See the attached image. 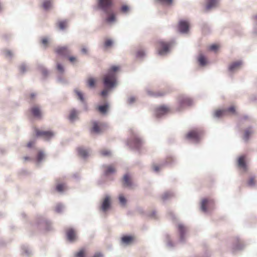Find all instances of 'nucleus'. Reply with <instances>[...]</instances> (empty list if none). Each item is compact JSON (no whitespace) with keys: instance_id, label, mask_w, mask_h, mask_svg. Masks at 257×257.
<instances>
[{"instance_id":"nucleus-1","label":"nucleus","mask_w":257,"mask_h":257,"mask_svg":"<svg viewBox=\"0 0 257 257\" xmlns=\"http://www.w3.org/2000/svg\"><path fill=\"white\" fill-rule=\"evenodd\" d=\"M120 70L118 65H112L103 75L101 82L104 89L100 91L99 95L103 98H106L109 92L114 89L118 84L117 74Z\"/></svg>"},{"instance_id":"nucleus-2","label":"nucleus","mask_w":257,"mask_h":257,"mask_svg":"<svg viewBox=\"0 0 257 257\" xmlns=\"http://www.w3.org/2000/svg\"><path fill=\"white\" fill-rule=\"evenodd\" d=\"M114 7V0H96L95 9L101 11L106 16L103 21L107 24L110 25L116 21Z\"/></svg>"},{"instance_id":"nucleus-3","label":"nucleus","mask_w":257,"mask_h":257,"mask_svg":"<svg viewBox=\"0 0 257 257\" xmlns=\"http://www.w3.org/2000/svg\"><path fill=\"white\" fill-rule=\"evenodd\" d=\"M36 225L40 230L49 232L53 230L51 221L40 215H38L36 217Z\"/></svg>"},{"instance_id":"nucleus-4","label":"nucleus","mask_w":257,"mask_h":257,"mask_svg":"<svg viewBox=\"0 0 257 257\" xmlns=\"http://www.w3.org/2000/svg\"><path fill=\"white\" fill-rule=\"evenodd\" d=\"M143 143V141L140 137L137 135L133 134L130 139L126 142V145L131 149L136 150L140 154Z\"/></svg>"},{"instance_id":"nucleus-5","label":"nucleus","mask_w":257,"mask_h":257,"mask_svg":"<svg viewBox=\"0 0 257 257\" xmlns=\"http://www.w3.org/2000/svg\"><path fill=\"white\" fill-rule=\"evenodd\" d=\"M177 106L176 108V111L181 112L186 107L190 106L193 104V99L184 94H180L178 96Z\"/></svg>"},{"instance_id":"nucleus-6","label":"nucleus","mask_w":257,"mask_h":257,"mask_svg":"<svg viewBox=\"0 0 257 257\" xmlns=\"http://www.w3.org/2000/svg\"><path fill=\"white\" fill-rule=\"evenodd\" d=\"M174 43L173 41L166 42L162 40L158 41L159 47L157 50V54L159 56H165L170 51L171 47Z\"/></svg>"},{"instance_id":"nucleus-7","label":"nucleus","mask_w":257,"mask_h":257,"mask_svg":"<svg viewBox=\"0 0 257 257\" xmlns=\"http://www.w3.org/2000/svg\"><path fill=\"white\" fill-rule=\"evenodd\" d=\"M112 207L111 198L109 195H105L102 199L99 206V210L104 213H106Z\"/></svg>"},{"instance_id":"nucleus-8","label":"nucleus","mask_w":257,"mask_h":257,"mask_svg":"<svg viewBox=\"0 0 257 257\" xmlns=\"http://www.w3.org/2000/svg\"><path fill=\"white\" fill-rule=\"evenodd\" d=\"M175 159L171 156H167L165 159L162 160L158 165L153 167L154 172L158 173L160 171L161 167H171L175 163Z\"/></svg>"},{"instance_id":"nucleus-9","label":"nucleus","mask_w":257,"mask_h":257,"mask_svg":"<svg viewBox=\"0 0 257 257\" xmlns=\"http://www.w3.org/2000/svg\"><path fill=\"white\" fill-rule=\"evenodd\" d=\"M65 238L66 240L70 243L75 242L78 238L76 230L72 227L67 228L65 230Z\"/></svg>"},{"instance_id":"nucleus-10","label":"nucleus","mask_w":257,"mask_h":257,"mask_svg":"<svg viewBox=\"0 0 257 257\" xmlns=\"http://www.w3.org/2000/svg\"><path fill=\"white\" fill-rule=\"evenodd\" d=\"M35 132L37 138L42 137L47 141L50 140L54 136V133L51 130L43 131L35 128Z\"/></svg>"},{"instance_id":"nucleus-11","label":"nucleus","mask_w":257,"mask_h":257,"mask_svg":"<svg viewBox=\"0 0 257 257\" xmlns=\"http://www.w3.org/2000/svg\"><path fill=\"white\" fill-rule=\"evenodd\" d=\"M190 29L189 22L186 20H180L178 24L177 29L179 33L185 34L189 33Z\"/></svg>"},{"instance_id":"nucleus-12","label":"nucleus","mask_w":257,"mask_h":257,"mask_svg":"<svg viewBox=\"0 0 257 257\" xmlns=\"http://www.w3.org/2000/svg\"><path fill=\"white\" fill-rule=\"evenodd\" d=\"M201 132L197 130H191L186 135L187 140L198 143L201 139Z\"/></svg>"},{"instance_id":"nucleus-13","label":"nucleus","mask_w":257,"mask_h":257,"mask_svg":"<svg viewBox=\"0 0 257 257\" xmlns=\"http://www.w3.org/2000/svg\"><path fill=\"white\" fill-rule=\"evenodd\" d=\"M106 124L104 123H99L98 121L94 120L92 122V126L90 128L91 134L98 135L102 132V127L105 126Z\"/></svg>"},{"instance_id":"nucleus-14","label":"nucleus","mask_w":257,"mask_h":257,"mask_svg":"<svg viewBox=\"0 0 257 257\" xmlns=\"http://www.w3.org/2000/svg\"><path fill=\"white\" fill-rule=\"evenodd\" d=\"M177 228L179 237V242L182 244H185L186 242V227L184 224L179 223L177 225Z\"/></svg>"},{"instance_id":"nucleus-15","label":"nucleus","mask_w":257,"mask_h":257,"mask_svg":"<svg viewBox=\"0 0 257 257\" xmlns=\"http://www.w3.org/2000/svg\"><path fill=\"white\" fill-rule=\"evenodd\" d=\"M237 165L240 169L242 170L244 172L247 171L248 166L246 162V156L245 155L242 154L238 157Z\"/></svg>"},{"instance_id":"nucleus-16","label":"nucleus","mask_w":257,"mask_h":257,"mask_svg":"<svg viewBox=\"0 0 257 257\" xmlns=\"http://www.w3.org/2000/svg\"><path fill=\"white\" fill-rule=\"evenodd\" d=\"M170 111V108L165 104H163L155 109L156 116L160 118L165 115Z\"/></svg>"},{"instance_id":"nucleus-17","label":"nucleus","mask_w":257,"mask_h":257,"mask_svg":"<svg viewBox=\"0 0 257 257\" xmlns=\"http://www.w3.org/2000/svg\"><path fill=\"white\" fill-rule=\"evenodd\" d=\"M135 240L134 235L128 234H123L120 237V244L122 245L127 246L132 244Z\"/></svg>"},{"instance_id":"nucleus-18","label":"nucleus","mask_w":257,"mask_h":257,"mask_svg":"<svg viewBox=\"0 0 257 257\" xmlns=\"http://www.w3.org/2000/svg\"><path fill=\"white\" fill-rule=\"evenodd\" d=\"M95 109L100 114L102 115H105L108 112L109 104L107 101H105L104 102L97 105Z\"/></svg>"},{"instance_id":"nucleus-19","label":"nucleus","mask_w":257,"mask_h":257,"mask_svg":"<svg viewBox=\"0 0 257 257\" xmlns=\"http://www.w3.org/2000/svg\"><path fill=\"white\" fill-rule=\"evenodd\" d=\"M198 25L204 35H208L211 33L210 27L206 22L201 20L198 22Z\"/></svg>"},{"instance_id":"nucleus-20","label":"nucleus","mask_w":257,"mask_h":257,"mask_svg":"<svg viewBox=\"0 0 257 257\" xmlns=\"http://www.w3.org/2000/svg\"><path fill=\"white\" fill-rule=\"evenodd\" d=\"M235 239L236 242L232 243L231 247V250L233 253H234L237 251L243 250L245 246L244 244L240 242L239 237H236Z\"/></svg>"},{"instance_id":"nucleus-21","label":"nucleus","mask_w":257,"mask_h":257,"mask_svg":"<svg viewBox=\"0 0 257 257\" xmlns=\"http://www.w3.org/2000/svg\"><path fill=\"white\" fill-rule=\"evenodd\" d=\"M55 52L58 55L66 58L69 54L68 48L66 46H58L55 50Z\"/></svg>"},{"instance_id":"nucleus-22","label":"nucleus","mask_w":257,"mask_h":257,"mask_svg":"<svg viewBox=\"0 0 257 257\" xmlns=\"http://www.w3.org/2000/svg\"><path fill=\"white\" fill-rule=\"evenodd\" d=\"M30 112L32 115L36 118H41L42 116V113L40 107L35 105L31 107Z\"/></svg>"},{"instance_id":"nucleus-23","label":"nucleus","mask_w":257,"mask_h":257,"mask_svg":"<svg viewBox=\"0 0 257 257\" xmlns=\"http://www.w3.org/2000/svg\"><path fill=\"white\" fill-rule=\"evenodd\" d=\"M122 185L124 187L130 188L133 186V182L128 173H125L122 178Z\"/></svg>"},{"instance_id":"nucleus-24","label":"nucleus","mask_w":257,"mask_h":257,"mask_svg":"<svg viewBox=\"0 0 257 257\" xmlns=\"http://www.w3.org/2000/svg\"><path fill=\"white\" fill-rule=\"evenodd\" d=\"M79 112L76 108H72L69 112L67 118L71 123L75 122L76 120L79 119Z\"/></svg>"},{"instance_id":"nucleus-25","label":"nucleus","mask_w":257,"mask_h":257,"mask_svg":"<svg viewBox=\"0 0 257 257\" xmlns=\"http://www.w3.org/2000/svg\"><path fill=\"white\" fill-rule=\"evenodd\" d=\"M242 64L241 60H237L231 62L228 67V71L232 73L236 70L238 69Z\"/></svg>"},{"instance_id":"nucleus-26","label":"nucleus","mask_w":257,"mask_h":257,"mask_svg":"<svg viewBox=\"0 0 257 257\" xmlns=\"http://www.w3.org/2000/svg\"><path fill=\"white\" fill-rule=\"evenodd\" d=\"M197 62L200 67H205L208 64L209 61L205 55L200 53L197 57Z\"/></svg>"},{"instance_id":"nucleus-27","label":"nucleus","mask_w":257,"mask_h":257,"mask_svg":"<svg viewBox=\"0 0 257 257\" xmlns=\"http://www.w3.org/2000/svg\"><path fill=\"white\" fill-rule=\"evenodd\" d=\"M77 154L83 159H86L89 156L88 151L83 147H78L76 149Z\"/></svg>"},{"instance_id":"nucleus-28","label":"nucleus","mask_w":257,"mask_h":257,"mask_svg":"<svg viewBox=\"0 0 257 257\" xmlns=\"http://www.w3.org/2000/svg\"><path fill=\"white\" fill-rule=\"evenodd\" d=\"M211 200L207 198H204L202 199L200 203V209L204 213L208 212V209L207 205H209Z\"/></svg>"},{"instance_id":"nucleus-29","label":"nucleus","mask_w":257,"mask_h":257,"mask_svg":"<svg viewBox=\"0 0 257 257\" xmlns=\"http://www.w3.org/2000/svg\"><path fill=\"white\" fill-rule=\"evenodd\" d=\"M115 172V168L111 165H109L105 166V169L104 171L103 175L107 177L114 174Z\"/></svg>"},{"instance_id":"nucleus-30","label":"nucleus","mask_w":257,"mask_h":257,"mask_svg":"<svg viewBox=\"0 0 257 257\" xmlns=\"http://www.w3.org/2000/svg\"><path fill=\"white\" fill-rule=\"evenodd\" d=\"M164 241L166 243V246L169 248H173L175 246V244L171 240V236L168 233H165L164 234Z\"/></svg>"},{"instance_id":"nucleus-31","label":"nucleus","mask_w":257,"mask_h":257,"mask_svg":"<svg viewBox=\"0 0 257 257\" xmlns=\"http://www.w3.org/2000/svg\"><path fill=\"white\" fill-rule=\"evenodd\" d=\"M218 0H206L205 9L209 11L216 7Z\"/></svg>"},{"instance_id":"nucleus-32","label":"nucleus","mask_w":257,"mask_h":257,"mask_svg":"<svg viewBox=\"0 0 257 257\" xmlns=\"http://www.w3.org/2000/svg\"><path fill=\"white\" fill-rule=\"evenodd\" d=\"M38 69L41 72L44 79H46L48 77L49 71L48 69L45 67L42 64L38 65Z\"/></svg>"},{"instance_id":"nucleus-33","label":"nucleus","mask_w":257,"mask_h":257,"mask_svg":"<svg viewBox=\"0 0 257 257\" xmlns=\"http://www.w3.org/2000/svg\"><path fill=\"white\" fill-rule=\"evenodd\" d=\"M45 156V153L42 150H39L35 157V161L37 165L40 164L43 160L44 159Z\"/></svg>"},{"instance_id":"nucleus-34","label":"nucleus","mask_w":257,"mask_h":257,"mask_svg":"<svg viewBox=\"0 0 257 257\" xmlns=\"http://www.w3.org/2000/svg\"><path fill=\"white\" fill-rule=\"evenodd\" d=\"M97 81L96 80L92 77H89L87 80V86L90 88H94L96 86Z\"/></svg>"},{"instance_id":"nucleus-35","label":"nucleus","mask_w":257,"mask_h":257,"mask_svg":"<svg viewBox=\"0 0 257 257\" xmlns=\"http://www.w3.org/2000/svg\"><path fill=\"white\" fill-rule=\"evenodd\" d=\"M113 44L114 42L112 39L110 38H106L104 40L103 48L105 50L108 49L113 45Z\"/></svg>"},{"instance_id":"nucleus-36","label":"nucleus","mask_w":257,"mask_h":257,"mask_svg":"<svg viewBox=\"0 0 257 257\" xmlns=\"http://www.w3.org/2000/svg\"><path fill=\"white\" fill-rule=\"evenodd\" d=\"M63 74H58L56 77V82L62 85L69 84V81L62 76Z\"/></svg>"},{"instance_id":"nucleus-37","label":"nucleus","mask_w":257,"mask_h":257,"mask_svg":"<svg viewBox=\"0 0 257 257\" xmlns=\"http://www.w3.org/2000/svg\"><path fill=\"white\" fill-rule=\"evenodd\" d=\"M225 115L224 108L216 109L213 114V117L217 118H220Z\"/></svg>"},{"instance_id":"nucleus-38","label":"nucleus","mask_w":257,"mask_h":257,"mask_svg":"<svg viewBox=\"0 0 257 257\" xmlns=\"http://www.w3.org/2000/svg\"><path fill=\"white\" fill-rule=\"evenodd\" d=\"M174 196V193L172 191H166L162 195L161 198L163 201H165Z\"/></svg>"},{"instance_id":"nucleus-39","label":"nucleus","mask_w":257,"mask_h":257,"mask_svg":"<svg viewBox=\"0 0 257 257\" xmlns=\"http://www.w3.org/2000/svg\"><path fill=\"white\" fill-rule=\"evenodd\" d=\"M252 129V126H249L244 131L243 139L245 141H247L252 133V131L251 130Z\"/></svg>"},{"instance_id":"nucleus-40","label":"nucleus","mask_w":257,"mask_h":257,"mask_svg":"<svg viewBox=\"0 0 257 257\" xmlns=\"http://www.w3.org/2000/svg\"><path fill=\"white\" fill-rule=\"evenodd\" d=\"M66 184L64 183H58L55 186V190L58 193L63 192L66 189Z\"/></svg>"},{"instance_id":"nucleus-41","label":"nucleus","mask_w":257,"mask_h":257,"mask_svg":"<svg viewBox=\"0 0 257 257\" xmlns=\"http://www.w3.org/2000/svg\"><path fill=\"white\" fill-rule=\"evenodd\" d=\"M225 115L226 114H235L236 113V109L234 105H230L229 107L224 108Z\"/></svg>"},{"instance_id":"nucleus-42","label":"nucleus","mask_w":257,"mask_h":257,"mask_svg":"<svg viewBox=\"0 0 257 257\" xmlns=\"http://www.w3.org/2000/svg\"><path fill=\"white\" fill-rule=\"evenodd\" d=\"M118 202L121 206H125L127 203V199L122 194H119L118 197Z\"/></svg>"},{"instance_id":"nucleus-43","label":"nucleus","mask_w":257,"mask_h":257,"mask_svg":"<svg viewBox=\"0 0 257 257\" xmlns=\"http://www.w3.org/2000/svg\"><path fill=\"white\" fill-rule=\"evenodd\" d=\"M56 69L59 73V74H63L65 73V67L64 65L60 62L56 63Z\"/></svg>"},{"instance_id":"nucleus-44","label":"nucleus","mask_w":257,"mask_h":257,"mask_svg":"<svg viewBox=\"0 0 257 257\" xmlns=\"http://www.w3.org/2000/svg\"><path fill=\"white\" fill-rule=\"evenodd\" d=\"M148 93L149 95L151 96H153L154 97H158L166 95L167 94V92L165 91L154 92H152V91H148Z\"/></svg>"},{"instance_id":"nucleus-45","label":"nucleus","mask_w":257,"mask_h":257,"mask_svg":"<svg viewBox=\"0 0 257 257\" xmlns=\"http://www.w3.org/2000/svg\"><path fill=\"white\" fill-rule=\"evenodd\" d=\"M42 6L45 11L50 10L52 7L51 0H44L42 3Z\"/></svg>"},{"instance_id":"nucleus-46","label":"nucleus","mask_w":257,"mask_h":257,"mask_svg":"<svg viewBox=\"0 0 257 257\" xmlns=\"http://www.w3.org/2000/svg\"><path fill=\"white\" fill-rule=\"evenodd\" d=\"M74 92L75 94H76V96L77 97V99L81 102L82 101H84L85 100L84 95L83 93L78 90L75 89Z\"/></svg>"},{"instance_id":"nucleus-47","label":"nucleus","mask_w":257,"mask_h":257,"mask_svg":"<svg viewBox=\"0 0 257 257\" xmlns=\"http://www.w3.org/2000/svg\"><path fill=\"white\" fill-rule=\"evenodd\" d=\"M21 248L23 254H25L27 257L31 256L32 253L28 246L23 245L22 246Z\"/></svg>"},{"instance_id":"nucleus-48","label":"nucleus","mask_w":257,"mask_h":257,"mask_svg":"<svg viewBox=\"0 0 257 257\" xmlns=\"http://www.w3.org/2000/svg\"><path fill=\"white\" fill-rule=\"evenodd\" d=\"M75 257H86V250L85 248H80L74 255Z\"/></svg>"},{"instance_id":"nucleus-49","label":"nucleus","mask_w":257,"mask_h":257,"mask_svg":"<svg viewBox=\"0 0 257 257\" xmlns=\"http://www.w3.org/2000/svg\"><path fill=\"white\" fill-rule=\"evenodd\" d=\"M130 7L126 4L122 5L119 8L120 12L123 14L128 13V12L130 11Z\"/></svg>"},{"instance_id":"nucleus-50","label":"nucleus","mask_w":257,"mask_h":257,"mask_svg":"<svg viewBox=\"0 0 257 257\" xmlns=\"http://www.w3.org/2000/svg\"><path fill=\"white\" fill-rule=\"evenodd\" d=\"M256 181L254 176L250 177L247 182V185L249 187H252L255 186Z\"/></svg>"},{"instance_id":"nucleus-51","label":"nucleus","mask_w":257,"mask_h":257,"mask_svg":"<svg viewBox=\"0 0 257 257\" xmlns=\"http://www.w3.org/2000/svg\"><path fill=\"white\" fill-rule=\"evenodd\" d=\"M219 49V46L215 43L210 45L209 47V50L215 53L217 52Z\"/></svg>"},{"instance_id":"nucleus-52","label":"nucleus","mask_w":257,"mask_h":257,"mask_svg":"<svg viewBox=\"0 0 257 257\" xmlns=\"http://www.w3.org/2000/svg\"><path fill=\"white\" fill-rule=\"evenodd\" d=\"M58 26L61 30H64L67 27V21L62 20L58 22Z\"/></svg>"},{"instance_id":"nucleus-53","label":"nucleus","mask_w":257,"mask_h":257,"mask_svg":"<svg viewBox=\"0 0 257 257\" xmlns=\"http://www.w3.org/2000/svg\"><path fill=\"white\" fill-rule=\"evenodd\" d=\"M252 18L255 20V22L253 23L252 33L254 35L257 36V15L252 16Z\"/></svg>"},{"instance_id":"nucleus-54","label":"nucleus","mask_w":257,"mask_h":257,"mask_svg":"<svg viewBox=\"0 0 257 257\" xmlns=\"http://www.w3.org/2000/svg\"><path fill=\"white\" fill-rule=\"evenodd\" d=\"M145 55V52L143 50H139L136 52V57L138 58H143Z\"/></svg>"},{"instance_id":"nucleus-55","label":"nucleus","mask_w":257,"mask_h":257,"mask_svg":"<svg viewBox=\"0 0 257 257\" xmlns=\"http://www.w3.org/2000/svg\"><path fill=\"white\" fill-rule=\"evenodd\" d=\"M63 208V205L61 203H58L56 206L55 211L57 213H61L62 212Z\"/></svg>"},{"instance_id":"nucleus-56","label":"nucleus","mask_w":257,"mask_h":257,"mask_svg":"<svg viewBox=\"0 0 257 257\" xmlns=\"http://www.w3.org/2000/svg\"><path fill=\"white\" fill-rule=\"evenodd\" d=\"M19 70L21 74H23L26 72V66L25 63H22L19 67Z\"/></svg>"},{"instance_id":"nucleus-57","label":"nucleus","mask_w":257,"mask_h":257,"mask_svg":"<svg viewBox=\"0 0 257 257\" xmlns=\"http://www.w3.org/2000/svg\"><path fill=\"white\" fill-rule=\"evenodd\" d=\"M41 43L43 45L44 48L46 49L49 43V39L47 37H44L41 39Z\"/></svg>"},{"instance_id":"nucleus-58","label":"nucleus","mask_w":257,"mask_h":257,"mask_svg":"<svg viewBox=\"0 0 257 257\" xmlns=\"http://www.w3.org/2000/svg\"><path fill=\"white\" fill-rule=\"evenodd\" d=\"M80 52L82 55H89V50L88 48L85 46H82L80 50Z\"/></svg>"},{"instance_id":"nucleus-59","label":"nucleus","mask_w":257,"mask_h":257,"mask_svg":"<svg viewBox=\"0 0 257 257\" xmlns=\"http://www.w3.org/2000/svg\"><path fill=\"white\" fill-rule=\"evenodd\" d=\"M156 215V210H153L151 212H147L145 216L149 217L150 218H155Z\"/></svg>"},{"instance_id":"nucleus-60","label":"nucleus","mask_w":257,"mask_h":257,"mask_svg":"<svg viewBox=\"0 0 257 257\" xmlns=\"http://www.w3.org/2000/svg\"><path fill=\"white\" fill-rule=\"evenodd\" d=\"M161 4L167 6H170L172 4L173 0H157Z\"/></svg>"},{"instance_id":"nucleus-61","label":"nucleus","mask_w":257,"mask_h":257,"mask_svg":"<svg viewBox=\"0 0 257 257\" xmlns=\"http://www.w3.org/2000/svg\"><path fill=\"white\" fill-rule=\"evenodd\" d=\"M136 101V98L135 96H132L127 99V103L128 105H132Z\"/></svg>"},{"instance_id":"nucleus-62","label":"nucleus","mask_w":257,"mask_h":257,"mask_svg":"<svg viewBox=\"0 0 257 257\" xmlns=\"http://www.w3.org/2000/svg\"><path fill=\"white\" fill-rule=\"evenodd\" d=\"M5 55L6 57L11 59L13 56V53L11 50H5Z\"/></svg>"},{"instance_id":"nucleus-63","label":"nucleus","mask_w":257,"mask_h":257,"mask_svg":"<svg viewBox=\"0 0 257 257\" xmlns=\"http://www.w3.org/2000/svg\"><path fill=\"white\" fill-rule=\"evenodd\" d=\"M66 58H67L69 62L71 63H75L77 60L76 57L74 56H70L68 55Z\"/></svg>"},{"instance_id":"nucleus-64","label":"nucleus","mask_w":257,"mask_h":257,"mask_svg":"<svg viewBox=\"0 0 257 257\" xmlns=\"http://www.w3.org/2000/svg\"><path fill=\"white\" fill-rule=\"evenodd\" d=\"M101 154L105 157H108L111 154V152L109 150H103L101 151L100 152Z\"/></svg>"}]
</instances>
